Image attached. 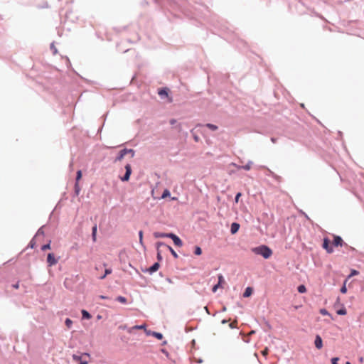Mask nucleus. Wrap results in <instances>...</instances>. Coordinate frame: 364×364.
Listing matches in <instances>:
<instances>
[{
    "label": "nucleus",
    "instance_id": "obj_1",
    "mask_svg": "<svg viewBox=\"0 0 364 364\" xmlns=\"http://www.w3.org/2000/svg\"><path fill=\"white\" fill-rule=\"evenodd\" d=\"M252 250L256 255H262L264 259L269 258L272 255V250L264 245L254 247Z\"/></svg>",
    "mask_w": 364,
    "mask_h": 364
},
{
    "label": "nucleus",
    "instance_id": "obj_2",
    "mask_svg": "<svg viewBox=\"0 0 364 364\" xmlns=\"http://www.w3.org/2000/svg\"><path fill=\"white\" fill-rule=\"evenodd\" d=\"M127 154H131V157H134V151L133 149H124L119 151L118 156L116 157L114 160V162L122 161L124 156L127 155Z\"/></svg>",
    "mask_w": 364,
    "mask_h": 364
},
{
    "label": "nucleus",
    "instance_id": "obj_3",
    "mask_svg": "<svg viewBox=\"0 0 364 364\" xmlns=\"http://www.w3.org/2000/svg\"><path fill=\"white\" fill-rule=\"evenodd\" d=\"M168 237L172 239L174 245L177 247H181L183 245L181 240L175 234L168 233Z\"/></svg>",
    "mask_w": 364,
    "mask_h": 364
},
{
    "label": "nucleus",
    "instance_id": "obj_4",
    "mask_svg": "<svg viewBox=\"0 0 364 364\" xmlns=\"http://www.w3.org/2000/svg\"><path fill=\"white\" fill-rule=\"evenodd\" d=\"M126 173L123 177H121V180L122 181H128L130 178V175L132 173V167L130 164H127L125 166Z\"/></svg>",
    "mask_w": 364,
    "mask_h": 364
},
{
    "label": "nucleus",
    "instance_id": "obj_5",
    "mask_svg": "<svg viewBox=\"0 0 364 364\" xmlns=\"http://www.w3.org/2000/svg\"><path fill=\"white\" fill-rule=\"evenodd\" d=\"M225 283V279H224V277L222 274H219L218 275V282L217 283V284H215L213 289H212V291L213 292H215L218 288H223V284Z\"/></svg>",
    "mask_w": 364,
    "mask_h": 364
},
{
    "label": "nucleus",
    "instance_id": "obj_6",
    "mask_svg": "<svg viewBox=\"0 0 364 364\" xmlns=\"http://www.w3.org/2000/svg\"><path fill=\"white\" fill-rule=\"evenodd\" d=\"M158 94L161 98L167 97L168 102H172V99L168 97V90L167 88L165 87L160 89L158 92Z\"/></svg>",
    "mask_w": 364,
    "mask_h": 364
},
{
    "label": "nucleus",
    "instance_id": "obj_7",
    "mask_svg": "<svg viewBox=\"0 0 364 364\" xmlns=\"http://www.w3.org/2000/svg\"><path fill=\"white\" fill-rule=\"evenodd\" d=\"M85 357H87V358H90V355L88 353H83L81 355H75V354H73L72 358H73V360L74 361H76V362H81L83 360V358Z\"/></svg>",
    "mask_w": 364,
    "mask_h": 364
},
{
    "label": "nucleus",
    "instance_id": "obj_8",
    "mask_svg": "<svg viewBox=\"0 0 364 364\" xmlns=\"http://www.w3.org/2000/svg\"><path fill=\"white\" fill-rule=\"evenodd\" d=\"M47 262L49 266H53L58 263V260L55 258L53 253H49L47 257Z\"/></svg>",
    "mask_w": 364,
    "mask_h": 364
},
{
    "label": "nucleus",
    "instance_id": "obj_9",
    "mask_svg": "<svg viewBox=\"0 0 364 364\" xmlns=\"http://www.w3.org/2000/svg\"><path fill=\"white\" fill-rule=\"evenodd\" d=\"M323 247L327 251V252L328 253H332L333 250L332 248V247H331L329 245V240L326 238H325L323 240Z\"/></svg>",
    "mask_w": 364,
    "mask_h": 364
},
{
    "label": "nucleus",
    "instance_id": "obj_10",
    "mask_svg": "<svg viewBox=\"0 0 364 364\" xmlns=\"http://www.w3.org/2000/svg\"><path fill=\"white\" fill-rule=\"evenodd\" d=\"M343 240L342 238L340 237V236H336V235H334L333 237V245L334 246H342L343 245Z\"/></svg>",
    "mask_w": 364,
    "mask_h": 364
},
{
    "label": "nucleus",
    "instance_id": "obj_11",
    "mask_svg": "<svg viewBox=\"0 0 364 364\" xmlns=\"http://www.w3.org/2000/svg\"><path fill=\"white\" fill-rule=\"evenodd\" d=\"M315 346L318 349H321L323 347V341L320 336L317 335L315 338Z\"/></svg>",
    "mask_w": 364,
    "mask_h": 364
},
{
    "label": "nucleus",
    "instance_id": "obj_12",
    "mask_svg": "<svg viewBox=\"0 0 364 364\" xmlns=\"http://www.w3.org/2000/svg\"><path fill=\"white\" fill-rule=\"evenodd\" d=\"M240 228V225L236 223H233L231 225L230 232L232 234H235Z\"/></svg>",
    "mask_w": 364,
    "mask_h": 364
},
{
    "label": "nucleus",
    "instance_id": "obj_13",
    "mask_svg": "<svg viewBox=\"0 0 364 364\" xmlns=\"http://www.w3.org/2000/svg\"><path fill=\"white\" fill-rule=\"evenodd\" d=\"M159 268V264L156 262L154 263L149 269L150 273H153L156 271H157Z\"/></svg>",
    "mask_w": 364,
    "mask_h": 364
},
{
    "label": "nucleus",
    "instance_id": "obj_14",
    "mask_svg": "<svg viewBox=\"0 0 364 364\" xmlns=\"http://www.w3.org/2000/svg\"><path fill=\"white\" fill-rule=\"evenodd\" d=\"M252 294V289L251 287H247L243 294L244 297H249Z\"/></svg>",
    "mask_w": 364,
    "mask_h": 364
},
{
    "label": "nucleus",
    "instance_id": "obj_15",
    "mask_svg": "<svg viewBox=\"0 0 364 364\" xmlns=\"http://www.w3.org/2000/svg\"><path fill=\"white\" fill-rule=\"evenodd\" d=\"M154 235L156 238L168 237V233H162V232H156L154 233Z\"/></svg>",
    "mask_w": 364,
    "mask_h": 364
},
{
    "label": "nucleus",
    "instance_id": "obj_16",
    "mask_svg": "<svg viewBox=\"0 0 364 364\" xmlns=\"http://www.w3.org/2000/svg\"><path fill=\"white\" fill-rule=\"evenodd\" d=\"M336 313L338 315H346L347 314V311L344 306H343L341 309L336 311Z\"/></svg>",
    "mask_w": 364,
    "mask_h": 364
},
{
    "label": "nucleus",
    "instance_id": "obj_17",
    "mask_svg": "<svg viewBox=\"0 0 364 364\" xmlns=\"http://www.w3.org/2000/svg\"><path fill=\"white\" fill-rule=\"evenodd\" d=\"M82 315L83 318L90 319L91 318V315L86 310L82 311Z\"/></svg>",
    "mask_w": 364,
    "mask_h": 364
},
{
    "label": "nucleus",
    "instance_id": "obj_18",
    "mask_svg": "<svg viewBox=\"0 0 364 364\" xmlns=\"http://www.w3.org/2000/svg\"><path fill=\"white\" fill-rule=\"evenodd\" d=\"M96 234H97V225H95L92 230V240L94 242L96 241Z\"/></svg>",
    "mask_w": 364,
    "mask_h": 364
},
{
    "label": "nucleus",
    "instance_id": "obj_19",
    "mask_svg": "<svg viewBox=\"0 0 364 364\" xmlns=\"http://www.w3.org/2000/svg\"><path fill=\"white\" fill-rule=\"evenodd\" d=\"M112 269H105V274H103V275L100 276L99 278H100V279H104L106 277V276H107V274H111V273H112Z\"/></svg>",
    "mask_w": 364,
    "mask_h": 364
},
{
    "label": "nucleus",
    "instance_id": "obj_20",
    "mask_svg": "<svg viewBox=\"0 0 364 364\" xmlns=\"http://www.w3.org/2000/svg\"><path fill=\"white\" fill-rule=\"evenodd\" d=\"M116 300L122 304L127 303V299L122 296H117Z\"/></svg>",
    "mask_w": 364,
    "mask_h": 364
},
{
    "label": "nucleus",
    "instance_id": "obj_21",
    "mask_svg": "<svg viewBox=\"0 0 364 364\" xmlns=\"http://www.w3.org/2000/svg\"><path fill=\"white\" fill-rule=\"evenodd\" d=\"M205 127H207L208 128H209L210 129H211L213 131H215L218 129V127L216 125L210 124V123L206 124Z\"/></svg>",
    "mask_w": 364,
    "mask_h": 364
},
{
    "label": "nucleus",
    "instance_id": "obj_22",
    "mask_svg": "<svg viewBox=\"0 0 364 364\" xmlns=\"http://www.w3.org/2000/svg\"><path fill=\"white\" fill-rule=\"evenodd\" d=\"M252 164V161H249L246 165L242 166L240 168H243L245 170L248 171V170H250L251 168Z\"/></svg>",
    "mask_w": 364,
    "mask_h": 364
},
{
    "label": "nucleus",
    "instance_id": "obj_23",
    "mask_svg": "<svg viewBox=\"0 0 364 364\" xmlns=\"http://www.w3.org/2000/svg\"><path fill=\"white\" fill-rule=\"evenodd\" d=\"M298 291L299 293H305L306 291V288L304 285H300L298 287Z\"/></svg>",
    "mask_w": 364,
    "mask_h": 364
},
{
    "label": "nucleus",
    "instance_id": "obj_24",
    "mask_svg": "<svg viewBox=\"0 0 364 364\" xmlns=\"http://www.w3.org/2000/svg\"><path fill=\"white\" fill-rule=\"evenodd\" d=\"M80 186H79V183L78 182H75V192L77 196L80 193Z\"/></svg>",
    "mask_w": 364,
    "mask_h": 364
},
{
    "label": "nucleus",
    "instance_id": "obj_25",
    "mask_svg": "<svg viewBox=\"0 0 364 364\" xmlns=\"http://www.w3.org/2000/svg\"><path fill=\"white\" fill-rule=\"evenodd\" d=\"M65 323L66 325V326L68 328H70L71 326H72V324H73V321L70 318H66L65 319Z\"/></svg>",
    "mask_w": 364,
    "mask_h": 364
},
{
    "label": "nucleus",
    "instance_id": "obj_26",
    "mask_svg": "<svg viewBox=\"0 0 364 364\" xmlns=\"http://www.w3.org/2000/svg\"><path fill=\"white\" fill-rule=\"evenodd\" d=\"M152 335L159 340L163 338V335L161 333L153 332Z\"/></svg>",
    "mask_w": 364,
    "mask_h": 364
},
{
    "label": "nucleus",
    "instance_id": "obj_27",
    "mask_svg": "<svg viewBox=\"0 0 364 364\" xmlns=\"http://www.w3.org/2000/svg\"><path fill=\"white\" fill-rule=\"evenodd\" d=\"M194 253L195 255H200L202 254V250L200 247H196L195 248V251H194Z\"/></svg>",
    "mask_w": 364,
    "mask_h": 364
},
{
    "label": "nucleus",
    "instance_id": "obj_28",
    "mask_svg": "<svg viewBox=\"0 0 364 364\" xmlns=\"http://www.w3.org/2000/svg\"><path fill=\"white\" fill-rule=\"evenodd\" d=\"M169 196H170V191L168 189H166V190H164V191L161 196V198H165Z\"/></svg>",
    "mask_w": 364,
    "mask_h": 364
},
{
    "label": "nucleus",
    "instance_id": "obj_29",
    "mask_svg": "<svg viewBox=\"0 0 364 364\" xmlns=\"http://www.w3.org/2000/svg\"><path fill=\"white\" fill-rule=\"evenodd\" d=\"M82 178V171L80 170L77 171V176H76V182L79 183V181Z\"/></svg>",
    "mask_w": 364,
    "mask_h": 364
},
{
    "label": "nucleus",
    "instance_id": "obj_30",
    "mask_svg": "<svg viewBox=\"0 0 364 364\" xmlns=\"http://www.w3.org/2000/svg\"><path fill=\"white\" fill-rule=\"evenodd\" d=\"M346 282L347 280L345 281L343 286L341 288V292L343 294H346L347 292V288L346 286Z\"/></svg>",
    "mask_w": 364,
    "mask_h": 364
},
{
    "label": "nucleus",
    "instance_id": "obj_31",
    "mask_svg": "<svg viewBox=\"0 0 364 364\" xmlns=\"http://www.w3.org/2000/svg\"><path fill=\"white\" fill-rule=\"evenodd\" d=\"M229 326H230V327L231 328H237V320L233 321L232 322H231V323H230V325H229Z\"/></svg>",
    "mask_w": 364,
    "mask_h": 364
},
{
    "label": "nucleus",
    "instance_id": "obj_32",
    "mask_svg": "<svg viewBox=\"0 0 364 364\" xmlns=\"http://www.w3.org/2000/svg\"><path fill=\"white\" fill-rule=\"evenodd\" d=\"M261 353L263 356L267 357L269 353V348L266 347L263 350H262Z\"/></svg>",
    "mask_w": 364,
    "mask_h": 364
},
{
    "label": "nucleus",
    "instance_id": "obj_33",
    "mask_svg": "<svg viewBox=\"0 0 364 364\" xmlns=\"http://www.w3.org/2000/svg\"><path fill=\"white\" fill-rule=\"evenodd\" d=\"M168 250H170V252H171L172 255L175 257V258H177L178 257V255L176 254V252L173 250V248L170 246H168Z\"/></svg>",
    "mask_w": 364,
    "mask_h": 364
},
{
    "label": "nucleus",
    "instance_id": "obj_34",
    "mask_svg": "<svg viewBox=\"0 0 364 364\" xmlns=\"http://www.w3.org/2000/svg\"><path fill=\"white\" fill-rule=\"evenodd\" d=\"M49 249H50V243H48V244H46V245H43V246H42V247H41V250H42L43 251H45V250H49Z\"/></svg>",
    "mask_w": 364,
    "mask_h": 364
},
{
    "label": "nucleus",
    "instance_id": "obj_35",
    "mask_svg": "<svg viewBox=\"0 0 364 364\" xmlns=\"http://www.w3.org/2000/svg\"><path fill=\"white\" fill-rule=\"evenodd\" d=\"M320 313L322 314V315H328L330 316V314L328 312V311L325 309H320Z\"/></svg>",
    "mask_w": 364,
    "mask_h": 364
},
{
    "label": "nucleus",
    "instance_id": "obj_36",
    "mask_svg": "<svg viewBox=\"0 0 364 364\" xmlns=\"http://www.w3.org/2000/svg\"><path fill=\"white\" fill-rule=\"evenodd\" d=\"M139 241H140V243L142 244V240H143V232L141 230L139 231Z\"/></svg>",
    "mask_w": 364,
    "mask_h": 364
},
{
    "label": "nucleus",
    "instance_id": "obj_37",
    "mask_svg": "<svg viewBox=\"0 0 364 364\" xmlns=\"http://www.w3.org/2000/svg\"><path fill=\"white\" fill-rule=\"evenodd\" d=\"M339 358H333L331 359V363L332 364H338V361Z\"/></svg>",
    "mask_w": 364,
    "mask_h": 364
},
{
    "label": "nucleus",
    "instance_id": "obj_38",
    "mask_svg": "<svg viewBox=\"0 0 364 364\" xmlns=\"http://www.w3.org/2000/svg\"><path fill=\"white\" fill-rule=\"evenodd\" d=\"M242 196V193H237L236 196H235V203H238L239 201V198H240V196Z\"/></svg>",
    "mask_w": 364,
    "mask_h": 364
},
{
    "label": "nucleus",
    "instance_id": "obj_39",
    "mask_svg": "<svg viewBox=\"0 0 364 364\" xmlns=\"http://www.w3.org/2000/svg\"><path fill=\"white\" fill-rule=\"evenodd\" d=\"M145 328L144 325L135 326L133 327V328H136V329H142V328Z\"/></svg>",
    "mask_w": 364,
    "mask_h": 364
},
{
    "label": "nucleus",
    "instance_id": "obj_40",
    "mask_svg": "<svg viewBox=\"0 0 364 364\" xmlns=\"http://www.w3.org/2000/svg\"><path fill=\"white\" fill-rule=\"evenodd\" d=\"M176 122V120L175 119H172L170 120V124H174Z\"/></svg>",
    "mask_w": 364,
    "mask_h": 364
},
{
    "label": "nucleus",
    "instance_id": "obj_41",
    "mask_svg": "<svg viewBox=\"0 0 364 364\" xmlns=\"http://www.w3.org/2000/svg\"><path fill=\"white\" fill-rule=\"evenodd\" d=\"M13 287H14V289H18V287H19L18 282V283H16V284H14V285H13Z\"/></svg>",
    "mask_w": 364,
    "mask_h": 364
},
{
    "label": "nucleus",
    "instance_id": "obj_42",
    "mask_svg": "<svg viewBox=\"0 0 364 364\" xmlns=\"http://www.w3.org/2000/svg\"><path fill=\"white\" fill-rule=\"evenodd\" d=\"M79 364H88V361L87 360H82Z\"/></svg>",
    "mask_w": 364,
    "mask_h": 364
},
{
    "label": "nucleus",
    "instance_id": "obj_43",
    "mask_svg": "<svg viewBox=\"0 0 364 364\" xmlns=\"http://www.w3.org/2000/svg\"><path fill=\"white\" fill-rule=\"evenodd\" d=\"M358 274V272L356 270H353L351 273V275H355V274Z\"/></svg>",
    "mask_w": 364,
    "mask_h": 364
},
{
    "label": "nucleus",
    "instance_id": "obj_44",
    "mask_svg": "<svg viewBox=\"0 0 364 364\" xmlns=\"http://www.w3.org/2000/svg\"><path fill=\"white\" fill-rule=\"evenodd\" d=\"M100 299H107V296H103V295L100 296Z\"/></svg>",
    "mask_w": 364,
    "mask_h": 364
},
{
    "label": "nucleus",
    "instance_id": "obj_45",
    "mask_svg": "<svg viewBox=\"0 0 364 364\" xmlns=\"http://www.w3.org/2000/svg\"><path fill=\"white\" fill-rule=\"evenodd\" d=\"M228 322V320H225V319H223V320L222 321V323H223V324H225V323H227Z\"/></svg>",
    "mask_w": 364,
    "mask_h": 364
},
{
    "label": "nucleus",
    "instance_id": "obj_46",
    "mask_svg": "<svg viewBox=\"0 0 364 364\" xmlns=\"http://www.w3.org/2000/svg\"><path fill=\"white\" fill-rule=\"evenodd\" d=\"M157 257H158L159 259H161V254L159 252H158Z\"/></svg>",
    "mask_w": 364,
    "mask_h": 364
},
{
    "label": "nucleus",
    "instance_id": "obj_47",
    "mask_svg": "<svg viewBox=\"0 0 364 364\" xmlns=\"http://www.w3.org/2000/svg\"><path fill=\"white\" fill-rule=\"evenodd\" d=\"M205 310L208 314H210L208 308L207 306L205 307Z\"/></svg>",
    "mask_w": 364,
    "mask_h": 364
},
{
    "label": "nucleus",
    "instance_id": "obj_48",
    "mask_svg": "<svg viewBox=\"0 0 364 364\" xmlns=\"http://www.w3.org/2000/svg\"><path fill=\"white\" fill-rule=\"evenodd\" d=\"M164 245V243H163V242H159L157 243V246H158V247H159L160 245Z\"/></svg>",
    "mask_w": 364,
    "mask_h": 364
},
{
    "label": "nucleus",
    "instance_id": "obj_49",
    "mask_svg": "<svg viewBox=\"0 0 364 364\" xmlns=\"http://www.w3.org/2000/svg\"><path fill=\"white\" fill-rule=\"evenodd\" d=\"M226 310H227L226 306H223L222 311H226Z\"/></svg>",
    "mask_w": 364,
    "mask_h": 364
},
{
    "label": "nucleus",
    "instance_id": "obj_50",
    "mask_svg": "<svg viewBox=\"0 0 364 364\" xmlns=\"http://www.w3.org/2000/svg\"><path fill=\"white\" fill-rule=\"evenodd\" d=\"M359 360H360V363H363V357L360 358Z\"/></svg>",
    "mask_w": 364,
    "mask_h": 364
},
{
    "label": "nucleus",
    "instance_id": "obj_51",
    "mask_svg": "<svg viewBox=\"0 0 364 364\" xmlns=\"http://www.w3.org/2000/svg\"><path fill=\"white\" fill-rule=\"evenodd\" d=\"M194 139H195V140H196V141H198V136H195V137H194Z\"/></svg>",
    "mask_w": 364,
    "mask_h": 364
},
{
    "label": "nucleus",
    "instance_id": "obj_52",
    "mask_svg": "<svg viewBox=\"0 0 364 364\" xmlns=\"http://www.w3.org/2000/svg\"><path fill=\"white\" fill-rule=\"evenodd\" d=\"M272 141L273 142H275V140H274V139H273V138L272 139Z\"/></svg>",
    "mask_w": 364,
    "mask_h": 364
},
{
    "label": "nucleus",
    "instance_id": "obj_53",
    "mask_svg": "<svg viewBox=\"0 0 364 364\" xmlns=\"http://www.w3.org/2000/svg\"><path fill=\"white\" fill-rule=\"evenodd\" d=\"M346 364H350V362H346Z\"/></svg>",
    "mask_w": 364,
    "mask_h": 364
}]
</instances>
